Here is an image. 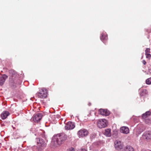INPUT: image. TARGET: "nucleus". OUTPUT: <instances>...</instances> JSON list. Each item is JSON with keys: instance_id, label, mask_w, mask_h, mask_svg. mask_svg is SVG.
<instances>
[{"instance_id": "19", "label": "nucleus", "mask_w": 151, "mask_h": 151, "mask_svg": "<svg viewBox=\"0 0 151 151\" xmlns=\"http://www.w3.org/2000/svg\"><path fill=\"white\" fill-rule=\"evenodd\" d=\"M124 151H134V149L132 147L129 146L125 147Z\"/></svg>"}, {"instance_id": "13", "label": "nucleus", "mask_w": 151, "mask_h": 151, "mask_svg": "<svg viewBox=\"0 0 151 151\" xmlns=\"http://www.w3.org/2000/svg\"><path fill=\"white\" fill-rule=\"evenodd\" d=\"M120 131L123 133L127 134L129 132V129L127 127L123 126L121 127Z\"/></svg>"}, {"instance_id": "16", "label": "nucleus", "mask_w": 151, "mask_h": 151, "mask_svg": "<svg viewBox=\"0 0 151 151\" xmlns=\"http://www.w3.org/2000/svg\"><path fill=\"white\" fill-rule=\"evenodd\" d=\"M139 91L141 96H144L147 93V91L146 89L141 88L139 89Z\"/></svg>"}, {"instance_id": "15", "label": "nucleus", "mask_w": 151, "mask_h": 151, "mask_svg": "<svg viewBox=\"0 0 151 151\" xmlns=\"http://www.w3.org/2000/svg\"><path fill=\"white\" fill-rule=\"evenodd\" d=\"M9 114V112L6 111H4L1 114V118L2 119H4L7 117Z\"/></svg>"}, {"instance_id": "14", "label": "nucleus", "mask_w": 151, "mask_h": 151, "mask_svg": "<svg viewBox=\"0 0 151 151\" xmlns=\"http://www.w3.org/2000/svg\"><path fill=\"white\" fill-rule=\"evenodd\" d=\"M8 77V76L5 74H3L0 76V85H3L4 84L6 79Z\"/></svg>"}, {"instance_id": "29", "label": "nucleus", "mask_w": 151, "mask_h": 151, "mask_svg": "<svg viewBox=\"0 0 151 151\" xmlns=\"http://www.w3.org/2000/svg\"><path fill=\"white\" fill-rule=\"evenodd\" d=\"M88 105L89 106H90L91 105V104L90 103L88 104Z\"/></svg>"}, {"instance_id": "4", "label": "nucleus", "mask_w": 151, "mask_h": 151, "mask_svg": "<svg viewBox=\"0 0 151 151\" xmlns=\"http://www.w3.org/2000/svg\"><path fill=\"white\" fill-rule=\"evenodd\" d=\"M37 94L39 98L41 99L45 98L48 95V91L45 88H40Z\"/></svg>"}, {"instance_id": "9", "label": "nucleus", "mask_w": 151, "mask_h": 151, "mask_svg": "<svg viewBox=\"0 0 151 151\" xmlns=\"http://www.w3.org/2000/svg\"><path fill=\"white\" fill-rule=\"evenodd\" d=\"M114 147L117 150H119L121 149L122 148V145L121 142L119 141L116 140L114 142Z\"/></svg>"}, {"instance_id": "2", "label": "nucleus", "mask_w": 151, "mask_h": 151, "mask_svg": "<svg viewBox=\"0 0 151 151\" xmlns=\"http://www.w3.org/2000/svg\"><path fill=\"white\" fill-rule=\"evenodd\" d=\"M9 73L12 74L9 78L10 83L16 84H19L20 81L19 79V75L14 70H10Z\"/></svg>"}, {"instance_id": "28", "label": "nucleus", "mask_w": 151, "mask_h": 151, "mask_svg": "<svg viewBox=\"0 0 151 151\" xmlns=\"http://www.w3.org/2000/svg\"><path fill=\"white\" fill-rule=\"evenodd\" d=\"M142 151H147L146 150H142Z\"/></svg>"}, {"instance_id": "11", "label": "nucleus", "mask_w": 151, "mask_h": 151, "mask_svg": "<svg viewBox=\"0 0 151 151\" xmlns=\"http://www.w3.org/2000/svg\"><path fill=\"white\" fill-rule=\"evenodd\" d=\"M100 38L101 41L105 43L108 38L106 33L105 32L102 33L101 34Z\"/></svg>"}, {"instance_id": "12", "label": "nucleus", "mask_w": 151, "mask_h": 151, "mask_svg": "<svg viewBox=\"0 0 151 151\" xmlns=\"http://www.w3.org/2000/svg\"><path fill=\"white\" fill-rule=\"evenodd\" d=\"M99 113L102 115L108 116L110 112L107 109H100L99 110Z\"/></svg>"}, {"instance_id": "5", "label": "nucleus", "mask_w": 151, "mask_h": 151, "mask_svg": "<svg viewBox=\"0 0 151 151\" xmlns=\"http://www.w3.org/2000/svg\"><path fill=\"white\" fill-rule=\"evenodd\" d=\"M97 125L99 128L105 127L107 125V121L105 119H99L97 122Z\"/></svg>"}, {"instance_id": "3", "label": "nucleus", "mask_w": 151, "mask_h": 151, "mask_svg": "<svg viewBox=\"0 0 151 151\" xmlns=\"http://www.w3.org/2000/svg\"><path fill=\"white\" fill-rule=\"evenodd\" d=\"M36 139L37 144V149L38 151H41L46 147V143L42 138H38Z\"/></svg>"}, {"instance_id": "17", "label": "nucleus", "mask_w": 151, "mask_h": 151, "mask_svg": "<svg viewBox=\"0 0 151 151\" xmlns=\"http://www.w3.org/2000/svg\"><path fill=\"white\" fill-rule=\"evenodd\" d=\"M111 130L110 129H106L104 133V134L107 137H110L111 135Z\"/></svg>"}, {"instance_id": "24", "label": "nucleus", "mask_w": 151, "mask_h": 151, "mask_svg": "<svg viewBox=\"0 0 151 151\" xmlns=\"http://www.w3.org/2000/svg\"><path fill=\"white\" fill-rule=\"evenodd\" d=\"M142 63L144 65H145L146 63V62L145 60H143Z\"/></svg>"}, {"instance_id": "10", "label": "nucleus", "mask_w": 151, "mask_h": 151, "mask_svg": "<svg viewBox=\"0 0 151 151\" xmlns=\"http://www.w3.org/2000/svg\"><path fill=\"white\" fill-rule=\"evenodd\" d=\"M42 115L41 113H38L34 115L33 117V119L35 122H39L42 119Z\"/></svg>"}, {"instance_id": "20", "label": "nucleus", "mask_w": 151, "mask_h": 151, "mask_svg": "<svg viewBox=\"0 0 151 151\" xmlns=\"http://www.w3.org/2000/svg\"><path fill=\"white\" fill-rule=\"evenodd\" d=\"M146 83L147 84H151V78H149L147 79L146 81Z\"/></svg>"}, {"instance_id": "8", "label": "nucleus", "mask_w": 151, "mask_h": 151, "mask_svg": "<svg viewBox=\"0 0 151 151\" xmlns=\"http://www.w3.org/2000/svg\"><path fill=\"white\" fill-rule=\"evenodd\" d=\"M75 127L74 123L68 122L66 124L65 126V128L66 130H70L73 129Z\"/></svg>"}, {"instance_id": "25", "label": "nucleus", "mask_w": 151, "mask_h": 151, "mask_svg": "<svg viewBox=\"0 0 151 151\" xmlns=\"http://www.w3.org/2000/svg\"><path fill=\"white\" fill-rule=\"evenodd\" d=\"M80 151H87L85 149H82Z\"/></svg>"}, {"instance_id": "6", "label": "nucleus", "mask_w": 151, "mask_h": 151, "mask_svg": "<svg viewBox=\"0 0 151 151\" xmlns=\"http://www.w3.org/2000/svg\"><path fill=\"white\" fill-rule=\"evenodd\" d=\"M143 139L147 141H150L151 140V131H146L142 135Z\"/></svg>"}, {"instance_id": "1", "label": "nucleus", "mask_w": 151, "mask_h": 151, "mask_svg": "<svg viewBox=\"0 0 151 151\" xmlns=\"http://www.w3.org/2000/svg\"><path fill=\"white\" fill-rule=\"evenodd\" d=\"M67 139V136L65 133L59 134L53 136L52 142L55 146L58 147L63 143Z\"/></svg>"}, {"instance_id": "18", "label": "nucleus", "mask_w": 151, "mask_h": 151, "mask_svg": "<svg viewBox=\"0 0 151 151\" xmlns=\"http://www.w3.org/2000/svg\"><path fill=\"white\" fill-rule=\"evenodd\" d=\"M151 114V111H146L145 113L142 114V116L143 119H145L149 116Z\"/></svg>"}, {"instance_id": "23", "label": "nucleus", "mask_w": 151, "mask_h": 151, "mask_svg": "<svg viewBox=\"0 0 151 151\" xmlns=\"http://www.w3.org/2000/svg\"><path fill=\"white\" fill-rule=\"evenodd\" d=\"M67 151H75V150L73 148H71L67 150Z\"/></svg>"}, {"instance_id": "26", "label": "nucleus", "mask_w": 151, "mask_h": 151, "mask_svg": "<svg viewBox=\"0 0 151 151\" xmlns=\"http://www.w3.org/2000/svg\"><path fill=\"white\" fill-rule=\"evenodd\" d=\"M142 132V131H139V132H138V133L137 134H139L141 133Z\"/></svg>"}, {"instance_id": "7", "label": "nucleus", "mask_w": 151, "mask_h": 151, "mask_svg": "<svg viewBox=\"0 0 151 151\" xmlns=\"http://www.w3.org/2000/svg\"><path fill=\"white\" fill-rule=\"evenodd\" d=\"M79 137L86 136L88 134V131L85 129H81L78 132Z\"/></svg>"}, {"instance_id": "27", "label": "nucleus", "mask_w": 151, "mask_h": 151, "mask_svg": "<svg viewBox=\"0 0 151 151\" xmlns=\"http://www.w3.org/2000/svg\"><path fill=\"white\" fill-rule=\"evenodd\" d=\"M95 135H94L93 136H92V138H93V137H95Z\"/></svg>"}, {"instance_id": "21", "label": "nucleus", "mask_w": 151, "mask_h": 151, "mask_svg": "<svg viewBox=\"0 0 151 151\" xmlns=\"http://www.w3.org/2000/svg\"><path fill=\"white\" fill-rule=\"evenodd\" d=\"M150 49L149 48H147L145 50V55H147V54H149L150 51Z\"/></svg>"}, {"instance_id": "22", "label": "nucleus", "mask_w": 151, "mask_h": 151, "mask_svg": "<svg viewBox=\"0 0 151 151\" xmlns=\"http://www.w3.org/2000/svg\"><path fill=\"white\" fill-rule=\"evenodd\" d=\"M146 55V57L147 58H148L149 59H150V58L151 57V55H150V53L147 54V55Z\"/></svg>"}]
</instances>
